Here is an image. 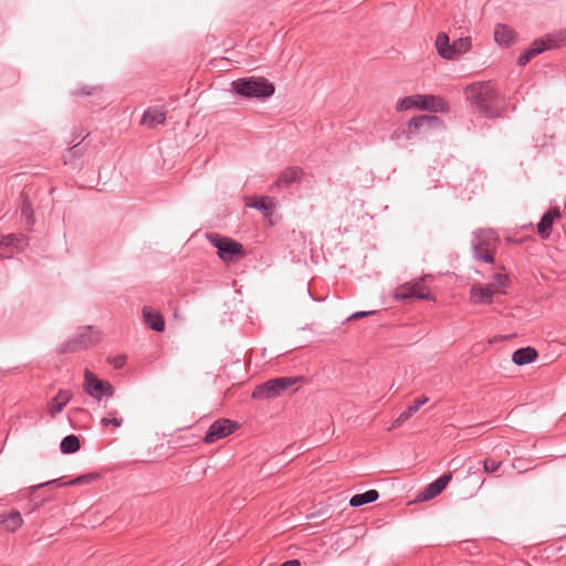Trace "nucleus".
<instances>
[{"label": "nucleus", "mask_w": 566, "mask_h": 566, "mask_svg": "<svg viewBox=\"0 0 566 566\" xmlns=\"http://www.w3.org/2000/svg\"><path fill=\"white\" fill-rule=\"evenodd\" d=\"M233 90L248 98H266L274 94V85L264 77L239 78L232 82Z\"/></svg>", "instance_id": "nucleus-1"}, {"label": "nucleus", "mask_w": 566, "mask_h": 566, "mask_svg": "<svg viewBox=\"0 0 566 566\" xmlns=\"http://www.w3.org/2000/svg\"><path fill=\"white\" fill-rule=\"evenodd\" d=\"M411 108L443 112L446 109V103L442 98L434 95L415 94L399 99L396 104L397 112H403Z\"/></svg>", "instance_id": "nucleus-2"}, {"label": "nucleus", "mask_w": 566, "mask_h": 566, "mask_svg": "<svg viewBox=\"0 0 566 566\" xmlns=\"http://www.w3.org/2000/svg\"><path fill=\"white\" fill-rule=\"evenodd\" d=\"M465 95L472 104L489 114L490 104L495 98V91L491 83H473L465 88Z\"/></svg>", "instance_id": "nucleus-3"}, {"label": "nucleus", "mask_w": 566, "mask_h": 566, "mask_svg": "<svg viewBox=\"0 0 566 566\" xmlns=\"http://www.w3.org/2000/svg\"><path fill=\"white\" fill-rule=\"evenodd\" d=\"M208 238L218 250V255L222 261L234 262L243 255L242 245L239 242L218 234H210Z\"/></svg>", "instance_id": "nucleus-4"}, {"label": "nucleus", "mask_w": 566, "mask_h": 566, "mask_svg": "<svg viewBox=\"0 0 566 566\" xmlns=\"http://www.w3.org/2000/svg\"><path fill=\"white\" fill-rule=\"evenodd\" d=\"M497 238L491 230H482L476 234V242L474 243L475 258L485 262L492 263L493 251L496 247Z\"/></svg>", "instance_id": "nucleus-5"}, {"label": "nucleus", "mask_w": 566, "mask_h": 566, "mask_svg": "<svg viewBox=\"0 0 566 566\" xmlns=\"http://www.w3.org/2000/svg\"><path fill=\"white\" fill-rule=\"evenodd\" d=\"M101 340L98 332L93 331L91 327H86L75 338L70 339L60 348V353H72L81 349H86L91 346L96 345Z\"/></svg>", "instance_id": "nucleus-6"}, {"label": "nucleus", "mask_w": 566, "mask_h": 566, "mask_svg": "<svg viewBox=\"0 0 566 566\" xmlns=\"http://www.w3.org/2000/svg\"><path fill=\"white\" fill-rule=\"evenodd\" d=\"M84 389L85 391L95 398H101L103 395L112 397L114 395V388L108 381L98 379L88 369L84 373Z\"/></svg>", "instance_id": "nucleus-7"}, {"label": "nucleus", "mask_w": 566, "mask_h": 566, "mask_svg": "<svg viewBox=\"0 0 566 566\" xmlns=\"http://www.w3.org/2000/svg\"><path fill=\"white\" fill-rule=\"evenodd\" d=\"M235 427V423L229 419H219L210 426L205 437V442L213 443L220 439H223L231 434Z\"/></svg>", "instance_id": "nucleus-8"}, {"label": "nucleus", "mask_w": 566, "mask_h": 566, "mask_svg": "<svg viewBox=\"0 0 566 566\" xmlns=\"http://www.w3.org/2000/svg\"><path fill=\"white\" fill-rule=\"evenodd\" d=\"M415 296L419 300H433L432 295L426 291L421 282H409L400 285L395 292V298L405 300Z\"/></svg>", "instance_id": "nucleus-9"}, {"label": "nucleus", "mask_w": 566, "mask_h": 566, "mask_svg": "<svg viewBox=\"0 0 566 566\" xmlns=\"http://www.w3.org/2000/svg\"><path fill=\"white\" fill-rule=\"evenodd\" d=\"M563 42H566V32L559 35H548L545 39L536 40L531 44L528 50L534 57L545 50L558 48Z\"/></svg>", "instance_id": "nucleus-10"}, {"label": "nucleus", "mask_w": 566, "mask_h": 566, "mask_svg": "<svg viewBox=\"0 0 566 566\" xmlns=\"http://www.w3.org/2000/svg\"><path fill=\"white\" fill-rule=\"evenodd\" d=\"M495 294L499 292L492 285L475 283L470 290V301L474 304H490Z\"/></svg>", "instance_id": "nucleus-11"}, {"label": "nucleus", "mask_w": 566, "mask_h": 566, "mask_svg": "<svg viewBox=\"0 0 566 566\" xmlns=\"http://www.w3.org/2000/svg\"><path fill=\"white\" fill-rule=\"evenodd\" d=\"M450 480H451L450 473L443 474L438 480H436L434 482L427 485L426 489L421 493L418 494L417 501L424 502V501H429V500L436 497L446 489V486L448 485Z\"/></svg>", "instance_id": "nucleus-12"}, {"label": "nucleus", "mask_w": 566, "mask_h": 566, "mask_svg": "<svg viewBox=\"0 0 566 566\" xmlns=\"http://www.w3.org/2000/svg\"><path fill=\"white\" fill-rule=\"evenodd\" d=\"M277 384L275 379H271L255 387L252 398L256 400H269L280 397Z\"/></svg>", "instance_id": "nucleus-13"}, {"label": "nucleus", "mask_w": 566, "mask_h": 566, "mask_svg": "<svg viewBox=\"0 0 566 566\" xmlns=\"http://www.w3.org/2000/svg\"><path fill=\"white\" fill-rule=\"evenodd\" d=\"M73 394L70 390L60 389L59 392L52 400L50 401L48 406V413L55 418L56 415H59L63 408L69 403V401L72 399Z\"/></svg>", "instance_id": "nucleus-14"}, {"label": "nucleus", "mask_w": 566, "mask_h": 566, "mask_svg": "<svg viewBox=\"0 0 566 566\" xmlns=\"http://www.w3.org/2000/svg\"><path fill=\"white\" fill-rule=\"evenodd\" d=\"M428 400L429 398L426 396H421L420 398L416 399L405 411L399 415V417L392 422L389 430H394L400 427L405 421L411 418Z\"/></svg>", "instance_id": "nucleus-15"}, {"label": "nucleus", "mask_w": 566, "mask_h": 566, "mask_svg": "<svg viewBox=\"0 0 566 566\" xmlns=\"http://www.w3.org/2000/svg\"><path fill=\"white\" fill-rule=\"evenodd\" d=\"M438 54L446 60H454L453 43L450 44V40L447 33H438L434 42Z\"/></svg>", "instance_id": "nucleus-16"}, {"label": "nucleus", "mask_w": 566, "mask_h": 566, "mask_svg": "<svg viewBox=\"0 0 566 566\" xmlns=\"http://www.w3.org/2000/svg\"><path fill=\"white\" fill-rule=\"evenodd\" d=\"M280 395H293L298 390L303 379L301 377L275 378Z\"/></svg>", "instance_id": "nucleus-17"}, {"label": "nucleus", "mask_w": 566, "mask_h": 566, "mask_svg": "<svg viewBox=\"0 0 566 566\" xmlns=\"http://www.w3.org/2000/svg\"><path fill=\"white\" fill-rule=\"evenodd\" d=\"M165 120L166 112L159 107H153L147 109L142 117V124L150 128H154L159 124H163Z\"/></svg>", "instance_id": "nucleus-18"}, {"label": "nucleus", "mask_w": 566, "mask_h": 566, "mask_svg": "<svg viewBox=\"0 0 566 566\" xmlns=\"http://www.w3.org/2000/svg\"><path fill=\"white\" fill-rule=\"evenodd\" d=\"M559 217L560 213L558 209H552L543 216L542 220L537 224V230L542 238L546 239L549 237L553 222L555 219H558Z\"/></svg>", "instance_id": "nucleus-19"}, {"label": "nucleus", "mask_w": 566, "mask_h": 566, "mask_svg": "<svg viewBox=\"0 0 566 566\" xmlns=\"http://www.w3.org/2000/svg\"><path fill=\"white\" fill-rule=\"evenodd\" d=\"M143 316L145 323L156 332H163L165 329L164 317L150 307H144Z\"/></svg>", "instance_id": "nucleus-20"}, {"label": "nucleus", "mask_w": 566, "mask_h": 566, "mask_svg": "<svg viewBox=\"0 0 566 566\" xmlns=\"http://www.w3.org/2000/svg\"><path fill=\"white\" fill-rule=\"evenodd\" d=\"M494 40L502 46H509L515 40V32L505 24H497L494 30Z\"/></svg>", "instance_id": "nucleus-21"}, {"label": "nucleus", "mask_w": 566, "mask_h": 566, "mask_svg": "<svg viewBox=\"0 0 566 566\" xmlns=\"http://www.w3.org/2000/svg\"><path fill=\"white\" fill-rule=\"evenodd\" d=\"M0 523H2L4 525V528L8 532L13 533L22 526L23 518H22L20 512L12 511L8 515H1Z\"/></svg>", "instance_id": "nucleus-22"}, {"label": "nucleus", "mask_w": 566, "mask_h": 566, "mask_svg": "<svg viewBox=\"0 0 566 566\" xmlns=\"http://www.w3.org/2000/svg\"><path fill=\"white\" fill-rule=\"evenodd\" d=\"M538 354L533 347L520 348L514 352L512 360L516 365H525L533 363L537 358Z\"/></svg>", "instance_id": "nucleus-23"}, {"label": "nucleus", "mask_w": 566, "mask_h": 566, "mask_svg": "<svg viewBox=\"0 0 566 566\" xmlns=\"http://www.w3.org/2000/svg\"><path fill=\"white\" fill-rule=\"evenodd\" d=\"M302 171L296 167H290L282 171L277 178L276 185L287 187L293 182L300 181Z\"/></svg>", "instance_id": "nucleus-24"}, {"label": "nucleus", "mask_w": 566, "mask_h": 566, "mask_svg": "<svg viewBox=\"0 0 566 566\" xmlns=\"http://www.w3.org/2000/svg\"><path fill=\"white\" fill-rule=\"evenodd\" d=\"M437 122H438V118L436 116H428V115L411 118L408 123V138L411 137V134L413 133V130L419 129L423 125L431 126L432 124H436Z\"/></svg>", "instance_id": "nucleus-25"}, {"label": "nucleus", "mask_w": 566, "mask_h": 566, "mask_svg": "<svg viewBox=\"0 0 566 566\" xmlns=\"http://www.w3.org/2000/svg\"><path fill=\"white\" fill-rule=\"evenodd\" d=\"M248 206L262 210L266 216H270L275 209L273 199L269 197L250 199Z\"/></svg>", "instance_id": "nucleus-26"}, {"label": "nucleus", "mask_w": 566, "mask_h": 566, "mask_svg": "<svg viewBox=\"0 0 566 566\" xmlns=\"http://www.w3.org/2000/svg\"><path fill=\"white\" fill-rule=\"evenodd\" d=\"M378 496H379V494L376 490H369L363 494L354 495L350 499L349 504L352 506H360V505L376 501L378 499Z\"/></svg>", "instance_id": "nucleus-27"}, {"label": "nucleus", "mask_w": 566, "mask_h": 566, "mask_svg": "<svg viewBox=\"0 0 566 566\" xmlns=\"http://www.w3.org/2000/svg\"><path fill=\"white\" fill-rule=\"evenodd\" d=\"M60 447L63 453H73L80 450L81 444L76 436L70 434L62 440Z\"/></svg>", "instance_id": "nucleus-28"}, {"label": "nucleus", "mask_w": 566, "mask_h": 566, "mask_svg": "<svg viewBox=\"0 0 566 566\" xmlns=\"http://www.w3.org/2000/svg\"><path fill=\"white\" fill-rule=\"evenodd\" d=\"M490 285H492L499 292V294H505L506 289L510 285L509 276L504 273H496L493 276V283Z\"/></svg>", "instance_id": "nucleus-29"}, {"label": "nucleus", "mask_w": 566, "mask_h": 566, "mask_svg": "<svg viewBox=\"0 0 566 566\" xmlns=\"http://www.w3.org/2000/svg\"><path fill=\"white\" fill-rule=\"evenodd\" d=\"M471 39L461 38L453 43L454 59L467 53L471 49Z\"/></svg>", "instance_id": "nucleus-30"}, {"label": "nucleus", "mask_w": 566, "mask_h": 566, "mask_svg": "<svg viewBox=\"0 0 566 566\" xmlns=\"http://www.w3.org/2000/svg\"><path fill=\"white\" fill-rule=\"evenodd\" d=\"M98 479V474L96 473H88L81 475L76 479L71 480L70 482H66L65 485H82V484H88L93 481Z\"/></svg>", "instance_id": "nucleus-31"}, {"label": "nucleus", "mask_w": 566, "mask_h": 566, "mask_svg": "<svg viewBox=\"0 0 566 566\" xmlns=\"http://www.w3.org/2000/svg\"><path fill=\"white\" fill-rule=\"evenodd\" d=\"M18 239L13 235L0 237V256L7 255V249L15 245Z\"/></svg>", "instance_id": "nucleus-32"}, {"label": "nucleus", "mask_w": 566, "mask_h": 566, "mask_svg": "<svg viewBox=\"0 0 566 566\" xmlns=\"http://www.w3.org/2000/svg\"><path fill=\"white\" fill-rule=\"evenodd\" d=\"M502 465V461H496L494 459L488 458L483 461V470L485 473H494Z\"/></svg>", "instance_id": "nucleus-33"}, {"label": "nucleus", "mask_w": 566, "mask_h": 566, "mask_svg": "<svg viewBox=\"0 0 566 566\" xmlns=\"http://www.w3.org/2000/svg\"><path fill=\"white\" fill-rule=\"evenodd\" d=\"M101 423L104 426V427H107L108 424H112L114 426L115 428H118L122 426V419L119 418H116V417H105L101 420Z\"/></svg>", "instance_id": "nucleus-34"}, {"label": "nucleus", "mask_w": 566, "mask_h": 566, "mask_svg": "<svg viewBox=\"0 0 566 566\" xmlns=\"http://www.w3.org/2000/svg\"><path fill=\"white\" fill-rule=\"evenodd\" d=\"M531 59H533V55L527 49L523 54L520 55L517 63L518 65H525Z\"/></svg>", "instance_id": "nucleus-35"}, {"label": "nucleus", "mask_w": 566, "mask_h": 566, "mask_svg": "<svg viewBox=\"0 0 566 566\" xmlns=\"http://www.w3.org/2000/svg\"><path fill=\"white\" fill-rule=\"evenodd\" d=\"M373 313H374V312H357V313H355V314H353V315L350 316V319L361 318V317H365V316H367V315H369V314H373Z\"/></svg>", "instance_id": "nucleus-36"}, {"label": "nucleus", "mask_w": 566, "mask_h": 566, "mask_svg": "<svg viewBox=\"0 0 566 566\" xmlns=\"http://www.w3.org/2000/svg\"><path fill=\"white\" fill-rule=\"evenodd\" d=\"M125 363V359L123 357L114 358L113 364L116 368H120Z\"/></svg>", "instance_id": "nucleus-37"}, {"label": "nucleus", "mask_w": 566, "mask_h": 566, "mask_svg": "<svg viewBox=\"0 0 566 566\" xmlns=\"http://www.w3.org/2000/svg\"><path fill=\"white\" fill-rule=\"evenodd\" d=\"M281 566H301V563L296 559H293L283 563Z\"/></svg>", "instance_id": "nucleus-38"}, {"label": "nucleus", "mask_w": 566, "mask_h": 566, "mask_svg": "<svg viewBox=\"0 0 566 566\" xmlns=\"http://www.w3.org/2000/svg\"><path fill=\"white\" fill-rule=\"evenodd\" d=\"M399 137V132L396 130L394 134H392V138H398Z\"/></svg>", "instance_id": "nucleus-39"}, {"label": "nucleus", "mask_w": 566, "mask_h": 566, "mask_svg": "<svg viewBox=\"0 0 566 566\" xmlns=\"http://www.w3.org/2000/svg\"><path fill=\"white\" fill-rule=\"evenodd\" d=\"M49 483H50V482H46V483H40V484H39V485H36L35 488H41V486L46 485V484H49Z\"/></svg>", "instance_id": "nucleus-40"}]
</instances>
